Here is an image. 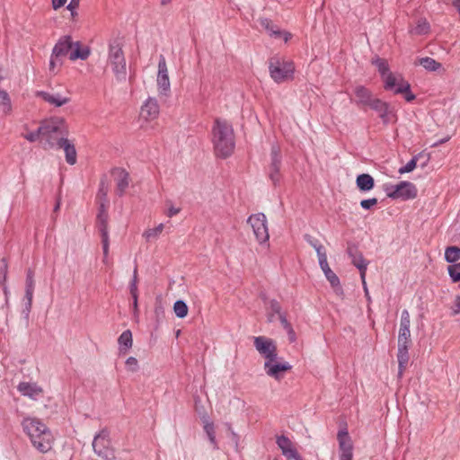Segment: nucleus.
I'll list each match as a JSON object with an SVG mask.
<instances>
[{
	"instance_id": "nucleus-1",
	"label": "nucleus",
	"mask_w": 460,
	"mask_h": 460,
	"mask_svg": "<svg viewBox=\"0 0 460 460\" xmlns=\"http://www.w3.org/2000/svg\"><path fill=\"white\" fill-rule=\"evenodd\" d=\"M212 141L217 156L226 158L234 149V137L232 126L226 120L216 119L212 128Z\"/></svg>"
},
{
	"instance_id": "nucleus-2",
	"label": "nucleus",
	"mask_w": 460,
	"mask_h": 460,
	"mask_svg": "<svg viewBox=\"0 0 460 460\" xmlns=\"http://www.w3.org/2000/svg\"><path fill=\"white\" fill-rule=\"evenodd\" d=\"M42 146L49 149L57 146L68 133L67 126L63 119L56 118L41 124Z\"/></svg>"
},
{
	"instance_id": "nucleus-3",
	"label": "nucleus",
	"mask_w": 460,
	"mask_h": 460,
	"mask_svg": "<svg viewBox=\"0 0 460 460\" xmlns=\"http://www.w3.org/2000/svg\"><path fill=\"white\" fill-rule=\"evenodd\" d=\"M107 187L104 182H102L98 191V198L101 199L100 211L97 216V226L102 237V252H103V262H108L110 238L108 230V213L106 210L105 203L107 199Z\"/></svg>"
},
{
	"instance_id": "nucleus-4",
	"label": "nucleus",
	"mask_w": 460,
	"mask_h": 460,
	"mask_svg": "<svg viewBox=\"0 0 460 460\" xmlns=\"http://www.w3.org/2000/svg\"><path fill=\"white\" fill-rule=\"evenodd\" d=\"M108 65L111 67L116 79L125 81L127 77V64L121 42L115 39L109 43Z\"/></svg>"
},
{
	"instance_id": "nucleus-5",
	"label": "nucleus",
	"mask_w": 460,
	"mask_h": 460,
	"mask_svg": "<svg viewBox=\"0 0 460 460\" xmlns=\"http://www.w3.org/2000/svg\"><path fill=\"white\" fill-rule=\"evenodd\" d=\"M269 71L277 84L291 80L295 72L294 63L281 57H272L269 60Z\"/></svg>"
},
{
	"instance_id": "nucleus-6",
	"label": "nucleus",
	"mask_w": 460,
	"mask_h": 460,
	"mask_svg": "<svg viewBox=\"0 0 460 460\" xmlns=\"http://www.w3.org/2000/svg\"><path fill=\"white\" fill-rule=\"evenodd\" d=\"M386 196L392 199L408 200L417 197V187L411 181H401L398 184L385 185Z\"/></svg>"
},
{
	"instance_id": "nucleus-7",
	"label": "nucleus",
	"mask_w": 460,
	"mask_h": 460,
	"mask_svg": "<svg viewBox=\"0 0 460 460\" xmlns=\"http://www.w3.org/2000/svg\"><path fill=\"white\" fill-rule=\"evenodd\" d=\"M93 452L103 460H115L114 450L111 446L110 433L103 429L98 432L92 443Z\"/></svg>"
},
{
	"instance_id": "nucleus-8",
	"label": "nucleus",
	"mask_w": 460,
	"mask_h": 460,
	"mask_svg": "<svg viewBox=\"0 0 460 460\" xmlns=\"http://www.w3.org/2000/svg\"><path fill=\"white\" fill-rule=\"evenodd\" d=\"M23 432L28 436L29 439H35L36 437L43 435V438L46 439V436L52 434L51 430L47 425L39 418L27 416L24 417L21 423Z\"/></svg>"
},
{
	"instance_id": "nucleus-9",
	"label": "nucleus",
	"mask_w": 460,
	"mask_h": 460,
	"mask_svg": "<svg viewBox=\"0 0 460 460\" xmlns=\"http://www.w3.org/2000/svg\"><path fill=\"white\" fill-rule=\"evenodd\" d=\"M247 223L252 228L255 238L260 243H265L269 241L270 234L267 218L263 213L251 215L247 219Z\"/></svg>"
},
{
	"instance_id": "nucleus-10",
	"label": "nucleus",
	"mask_w": 460,
	"mask_h": 460,
	"mask_svg": "<svg viewBox=\"0 0 460 460\" xmlns=\"http://www.w3.org/2000/svg\"><path fill=\"white\" fill-rule=\"evenodd\" d=\"M253 345L259 354L265 359V361L273 360L278 357L276 342L268 337H254Z\"/></svg>"
},
{
	"instance_id": "nucleus-11",
	"label": "nucleus",
	"mask_w": 460,
	"mask_h": 460,
	"mask_svg": "<svg viewBox=\"0 0 460 460\" xmlns=\"http://www.w3.org/2000/svg\"><path fill=\"white\" fill-rule=\"evenodd\" d=\"M263 368L269 376L276 380H280L284 373L290 370L292 366L288 362L280 360L279 357H277L273 360L264 361Z\"/></svg>"
},
{
	"instance_id": "nucleus-12",
	"label": "nucleus",
	"mask_w": 460,
	"mask_h": 460,
	"mask_svg": "<svg viewBox=\"0 0 460 460\" xmlns=\"http://www.w3.org/2000/svg\"><path fill=\"white\" fill-rule=\"evenodd\" d=\"M156 83L159 94L167 96L170 93L171 84L168 75L166 60L164 56H160L159 58Z\"/></svg>"
},
{
	"instance_id": "nucleus-13",
	"label": "nucleus",
	"mask_w": 460,
	"mask_h": 460,
	"mask_svg": "<svg viewBox=\"0 0 460 460\" xmlns=\"http://www.w3.org/2000/svg\"><path fill=\"white\" fill-rule=\"evenodd\" d=\"M276 444L287 460H303L295 444L287 436H277Z\"/></svg>"
},
{
	"instance_id": "nucleus-14",
	"label": "nucleus",
	"mask_w": 460,
	"mask_h": 460,
	"mask_svg": "<svg viewBox=\"0 0 460 460\" xmlns=\"http://www.w3.org/2000/svg\"><path fill=\"white\" fill-rule=\"evenodd\" d=\"M270 164L269 167V177L273 184H278L280 181V165H281V155L280 150L278 146H272L270 152Z\"/></svg>"
},
{
	"instance_id": "nucleus-15",
	"label": "nucleus",
	"mask_w": 460,
	"mask_h": 460,
	"mask_svg": "<svg viewBox=\"0 0 460 460\" xmlns=\"http://www.w3.org/2000/svg\"><path fill=\"white\" fill-rule=\"evenodd\" d=\"M411 318L408 310L404 309L401 314L398 344H411Z\"/></svg>"
},
{
	"instance_id": "nucleus-16",
	"label": "nucleus",
	"mask_w": 460,
	"mask_h": 460,
	"mask_svg": "<svg viewBox=\"0 0 460 460\" xmlns=\"http://www.w3.org/2000/svg\"><path fill=\"white\" fill-rule=\"evenodd\" d=\"M74 47V41L70 36H63L55 44L52 54L53 56L64 60L66 56H70V52Z\"/></svg>"
},
{
	"instance_id": "nucleus-17",
	"label": "nucleus",
	"mask_w": 460,
	"mask_h": 460,
	"mask_svg": "<svg viewBox=\"0 0 460 460\" xmlns=\"http://www.w3.org/2000/svg\"><path fill=\"white\" fill-rule=\"evenodd\" d=\"M36 96L40 97L43 101L54 107H61L71 101L68 95H64L59 93L39 91L36 93Z\"/></svg>"
},
{
	"instance_id": "nucleus-18",
	"label": "nucleus",
	"mask_w": 460,
	"mask_h": 460,
	"mask_svg": "<svg viewBox=\"0 0 460 460\" xmlns=\"http://www.w3.org/2000/svg\"><path fill=\"white\" fill-rule=\"evenodd\" d=\"M159 105L157 100L154 97H149L142 105L140 115L146 120H153L159 115Z\"/></svg>"
},
{
	"instance_id": "nucleus-19",
	"label": "nucleus",
	"mask_w": 460,
	"mask_h": 460,
	"mask_svg": "<svg viewBox=\"0 0 460 460\" xmlns=\"http://www.w3.org/2000/svg\"><path fill=\"white\" fill-rule=\"evenodd\" d=\"M22 395L37 401L43 394V389L36 383L21 382L17 386Z\"/></svg>"
},
{
	"instance_id": "nucleus-20",
	"label": "nucleus",
	"mask_w": 460,
	"mask_h": 460,
	"mask_svg": "<svg viewBox=\"0 0 460 460\" xmlns=\"http://www.w3.org/2000/svg\"><path fill=\"white\" fill-rule=\"evenodd\" d=\"M369 107L378 113V116L384 124L390 123L393 112L390 110L389 104L387 102L376 98L373 102H371Z\"/></svg>"
},
{
	"instance_id": "nucleus-21",
	"label": "nucleus",
	"mask_w": 460,
	"mask_h": 460,
	"mask_svg": "<svg viewBox=\"0 0 460 460\" xmlns=\"http://www.w3.org/2000/svg\"><path fill=\"white\" fill-rule=\"evenodd\" d=\"M57 146L64 150L66 161L68 164L74 165L76 163V150L71 140L66 137L65 139H61V142Z\"/></svg>"
},
{
	"instance_id": "nucleus-22",
	"label": "nucleus",
	"mask_w": 460,
	"mask_h": 460,
	"mask_svg": "<svg viewBox=\"0 0 460 460\" xmlns=\"http://www.w3.org/2000/svg\"><path fill=\"white\" fill-rule=\"evenodd\" d=\"M30 441L35 449L42 454H45L52 449L54 444V437L52 434H49V436H46V439H44L43 435H40L36 437L35 440L33 438Z\"/></svg>"
},
{
	"instance_id": "nucleus-23",
	"label": "nucleus",
	"mask_w": 460,
	"mask_h": 460,
	"mask_svg": "<svg viewBox=\"0 0 460 460\" xmlns=\"http://www.w3.org/2000/svg\"><path fill=\"white\" fill-rule=\"evenodd\" d=\"M320 268L323 271L325 278L330 282L331 286L334 288L336 294H342V288L341 287L340 279L338 276L331 270L328 261L319 263Z\"/></svg>"
},
{
	"instance_id": "nucleus-24",
	"label": "nucleus",
	"mask_w": 460,
	"mask_h": 460,
	"mask_svg": "<svg viewBox=\"0 0 460 460\" xmlns=\"http://www.w3.org/2000/svg\"><path fill=\"white\" fill-rule=\"evenodd\" d=\"M409 346L410 344H398L397 360H398V376L402 377L404 370L409 363Z\"/></svg>"
},
{
	"instance_id": "nucleus-25",
	"label": "nucleus",
	"mask_w": 460,
	"mask_h": 460,
	"mask_svg": "<svg viewBox=\"0 0 460 460\" xmlns=\"http://www.w3.org/2000/svg\"><path fill=\"white\" fill-rule=\"evenodd\" d=\"M354 93L357 97V104L360 106H368L376 98L373 97L372 93L363 85H358L354 89Z\"/></svg>"
},
{
	"instance_id": "nucleus-26",
	"label": "nucleus",
	"mask_w": 460,
	"mask_h": 460,
	"mask_svg": "<svg viewBox=\"0 0 460 460\" xmlns=\"http://www.w3.org/2000/svg\"><path fill=\"white\" fill-rule=\"evenodd\" d=\"M384 81V87L385 90L394 91L396 88H400L402 83H406L401 75H394L392 72L387 74L382 78Z\"/></svg>"
},
{
	"instance_id": "nucleus-27",
	"label": "nucleus",
	"mask_w": 460,
	"mask_h": 460,
	"mask_svg": "<svg viewBox=\"0 0 460 460\" xmlns=\"http://www.w3.org/2000/svg\"><path fill=\"white\" fill-rule=\"evenodd\" d=\"M117 193L122 196L129 185V175L125 170L118 169L116 171Z\"/></svg>"
},
{
	"instance_id": "nucleus-28",
	"label": "nucleus",
	"mask_w": 460,
	"mask_h": 460,
	"mask_svg": "<svg viewBox=\"0 0 460 460\" xmlns=\"http://www.w3.org/2000/svg\"><path fill=\"white\" fill-rule=\"evenodd\" d=\"M356 184L360 191L367 192L371 190L375 186L374 178L368 173L358 175Z\"/></svg>"
},
{
	"instance_id": "nucleus-29",
	"label": "nucleus",
	"mask_w": 460,
	"mask_h": 460,
	"mask_svg": "<svg viewBox=\"0 0 460 460\" xmlns=\"http://www.w3.org/2000/svg\"><path fill=\"white\" fill-rule=\"evenodd\" d=\"M90 56V49L88 47H83L79 41L74 42V47L70 52L69 59L76 60L82 59L85 60Z\"/></svg>"
},
{
	"instance_id": "nucleus-30",
	"label": "nucleus",
	"mask_w": 460,
	"mask_h": 460,
	"mask_svg": "<svg viewBox=\"0 0 460 460\" xmlns=\"http://www.w3.org/2000/svg\"><path fill=\"white\" fill-rule=\"evenodd\" d=\"M120 354H126L132 347V333L129 330L124 331L118 339Z\"/></svg>"
},
{
	"instance_id": "nucleus-31",
	"label": "nucleus",
	"mask_w": 460,
	"mask_h": 460,
	"mask_svg": "<svg viewBox=\"0 0 460 460\" xmlns=\"http://www.w3.org/2000/svg\"><path fill=\"white\" fill-rule=\"evenodd\" d=\"M337 439L339 441V447L340 451L341 452H348V451H353V447L351 444L350 437L349 436V433L347 429H341L338 432Z\"/></svg>"
},
{
	"instance_id": "nucleus-32",
	"label": "nucleus",
	"mask_w": 460,
	"mask_h": 460,
	"mask_svg": "<svg viewBox=\"0 0 460 460\" xmlns=\"http://www.w3.org/2000/svg\"><path fill=\"white\" fill-rule=\"evenodd\" d=\"M351 262L356 268L358 269V270L360 272V279H361V280H364V279L366 278V272H367L368 261L367 260H365V258L363 257V254L359 252L353 257V259L351 260Z\"/></svg>"
},
{
	"instance_id": "nucleus-33",
	"label": "nucleus",
	"mask_w": 460,
	"mask_h": 460,
	"mask_svg": "<svg viewBox=\"0 0 460 460\" xmlns=\"http://www.w3.org/2000/svg\"><path fill=\"white\" fill-rule=\"evenodd\" d=\"M0 110L4 114H9L12 111V103L9 94L4 90L0 89Z\"/></svg>"
},
{
	"instance_id": "nucleus-34",
	"label": "nucleus",
	"mask_w": 460,
	"mask_h": 460,
	"mask_svg": "<svg viewBox=\"0 0 460 460\" xmlns=\"http://www.w3.org/2000/svg\"><path fill=\"white\" fill-rule=\"evenodd\" d=\"M460 259V247L449 246L445 251V260L449 263L456 262Z\"/></svg>"
},
{
	"instance_id": "nucleus-35",
	"label": "nucleus",
	"mask_w": 460,
	"mask_h": 460,
	"mask_svg": "<svg viewBox=\"0 0 460 460\" xmlns=\"http://www.w3.org/2000/svg\"><path fill=\"white\" fill-rule=\"evenodd\" d=\"M164 228V224H159L155 228H148L143 233V237L147 241L157 239Z\"/></svg>"
},
{
	"instance_id": "nucleus-36",
	"label": "nucleus",
	"mask_w": 460,
	"mask_h": 460,
	"mask_svg": "<svg viewBox=\"0 0 460 460\" xmlns=\"http://www.w3.org/2000/svg\"><path fill=\"white\" fill-rule=\"evenodd\" d=\"M394 93L395 94H398V93L404 94V99L407 102H411V101H413L416 98L415 94H413L411 92V85H410V84L408 82L402 83L400 84V88L394 89Z\"/></svg>"
},
{
	"instance_id": "nucleus-37",
	"label": "nucleus",
	"mask_w": 460,
	"mask_h": 460,
	"mask_svg": "<svg viewBox=\"0 0 460 460\" xmlns=\"http://www.w3.org/2000/svg\"><path fill=\"white\" fill-rule=\"evenodd\" d=\"M188 305L183 300H177L173 305V312L179 318H184L188 314Z\"/></svg>"
},
{
	"instance_id": "nucleus-38",
	"label": "nucleus",
	"mask_w": 460,
	"mask_h": 460,
	"mask_svg": "<svg viewBox=\"0 0 460 460\" xmlns=\"http://www.w3.org/2000/svg\"><path fill=\"white\" fill-rule=\"evenodd\" d=\"M372 63L377 67V70L382 78L385 76L387 74L391 73L389 71L388 63L385 59L376 58L372 61Z\"/></svg>"
},
{
	"instance_id": "nucleus-39",
	"label": "nucleus",
	"mask_w": 460,
	"mask_h": 460,
	"mask_svg": "<svg viewBox=\"0 0 460 460\" xmlns=\"http://www.w3.org/2000/svg\"><path fill=\"white\" fill-rule=\"evenodd\" d=\"M420 65L429 71H437L441 66L440 63L429 57L420 58Z\"/></svg>"
},
{
	"instance_id": "nucleus-40",
	"label": "nucleus",
	"mask_w": 460,
	"mask_h": 460,
	"mask_svg": "<svg viewBox=\"0 0 460 460\" xmlns=\"http://www.w3.org/2000/svg\"><path fill=\"white\" fill-rule=\"evenodd\" d=\"M429 30V24L426 20H420L417 26L411 31L413 33L421 35L426 34Z\"/></svg>"
},
{
	"instance_id": "nucleus-41",
	"label": "nucleus",
	"mask_w": 460,
	"mask_h": 460,
	"mask_svg": "<svg viewBox=\"0 0 460 460\" xmlns=\"http://www.w3.org/2000/svg\"><path fill=\"white\" fill-rule=\"evenodd\" d=\"M22 137L29 142H35L40 138L42 141L41 125L38 128L37 130L23 134Z\"/></svg>"
},
{
	"instance_id": "nucleus-42",
	"label": "nucleus",
	"mask_w": 460,
	"mask_h": 460,
	"mask_svg": "<svg viewBox=\"0 0 460 460\" xmlns=\"http://www.w3.org/2000/svg\"><path fill=\"white\" fill-rule=\"evenodd\" d=\"M417 156L412 157L404 166L398 170V172L403 174L412 172L417 166Z\"/></svg>"
},
{
	"instance_id": "nucleus-43",
	"label": "nucleus",
	"mask_w": 460,
	"mask_h": 460,
	"mask_svg": "<svg viewBox=\"0 0 460 460\" xmlns=\"http://www.w3.org/2000/svg\"><path fill=\"white\" fill-rule=\"evenodd\" d=\"M63 64V60L53 56V54L51 53V57H50V60H49V72L52 74V75H56L57 74V70L56 68L57 67H60Z\"/></svg>"
},
{
	"instance_id": "nucleus-44",
	"label": "nucleus",
	"mask_w": 460,
	"mask_h": 460,
	"mask_svg": "<svg viewBox=\"0 0 460 460\" xmlns=\"http://www.w3.org/2000/svg\"><path fill=\"white\" fill-rule=\"evenodd\" d=\"M261 25L265 28L269 33L272 36H279L280 31L279 30H275L271 22L269 19H261L260 22Z\"/></svg>"
},
{
	"instance_id": "nucleus-45",
	"label": "nucleus",
	"mask_w": 460,
	"mask_h": 460,
	"mask_svg": "<svg viewBox=\"0 0 460 460\" xmlns=\"http://www.w3.org/2000/svg\"><path fill=\"white\" fill-rule=\"evenodd\" d=\"M33 288H25V310L27 314L30 313L32 304V298H33Z\"/></svg>"
},
{
	"instance_id": "nucleus-46",
	"label": "nucleus",
	"mask_w": 460,
	"mask_h": 460,
	"mask_svg": "<svg viewBox=\"0 0 460 460\" xmlns=\"http://www.w3.org/2000/svg\"><path fill=\"white\" fill-rule=\"evenodd\" d=\"M457 269H458V266H456V264L449 266L447 269L448 274H449L452 281L455 283L460 281V272L456 271Z\"/></svg>"
},
{
	"instance_id": "nucleus-47",
	"label": "nucleus",
	"mask_w": 460,
	"mask_h": 460,
	"mask_svg": "<svg viewBox=\"0 0 460 460\" xmlns=\"http://www.w3.org/2000/svg\"><path fill=\"white\" fill-rule=\"evenodd\" d=\"M126 367L128 371L136 372L138 369V362L137 359L134 357H129L126 360Z\"/></svg>"
},
{
	"instance_id": "nucleus-48",
	"label": "nucleus",
	"mask_w": 460,
	"mask_h": 460,
	"mask_svg": "<svg viewBox=\"0 0 460 460\" xmlns=\"http://www.w3.org/2000/svg\"><path fill=\"white\" fill-rule=\"evenodd\" d=\"M314 250L317 253L319 263H322V262H324L327 261L326 250L323 244L320 243Z\"/></svg>"
},
{
	"instance_id": "nucleus-49",
	"label": "nucleus",
	"mask_w": 460,
	"mask_h": 460,
	"mask_svg": "<svg viewBox=\"0 0 460 460\" xmlns=\"http://www.w3.org/2000/svg\"><path fill=\"white\" fill-rule=\"evenodd\" d=\"M377 202V199L376 198L363 199L360 201V206L362 208L368 210L372 208L374 206H376Z\"/></svg>"
},
{
	"instance_id": "nucleus-50",
	"label": "nucleus",
	"mask_w": 460,
	"mask_h": 460,
	"mask_svg": "<svg viewBox=\"0 0 460 460\" xmlns=\"http://www.w3.org/2000/svg\"><path fill=\"white\" fill-rule=\"evenodd\" d=\"M34 272L31 270H27L26 275V287L25 288H33L34 289Z\"/></svg>"
},
{
	"instance_id": "nucleus-51",
	"label": "nucleus",
	"mask_w": 460,
	"mask_h": 460,
	"mask_svg": "<svg viewBox=\"0 0 460 460\" xmlns=\"http://www.w3.org/2000/svg\"><path fill=\"white\" fill-rule=\"evenodd\" d=\"M80 0H71L68 5L66 6V9L71 12V16L74 18L76 15V8L79 5Z\"/></svg>"
},
{
	"instance_id": "nucleus-52",
	"label": "nucleus",
	"mask_w": 460,
	"mask_h": 460,
	"mask_svg": "<svg viewBox=\"0 0 460 460\" xmlns=\"http://www.w3.org/2000/svg\"><path fill=\"white\" fill-rule=\"evenodd\" d=\"M180 211H181L180 208H175L174 206L170 204V206L168 207V208L166 210V216L169 217H172L175 215H177L178 213H180Z\"/></svg>"
},
{
	"instance_id": "nucleus-53",
	"label": "nucleus",
	"mask_w": 460,
	"mask_h": 460,
	"mask_svg": "<svg viewBox=\"0 0 460 460\" xmlns=\"http://www.w3.org/2000/svg\"><path fill=\"white\" fill-rule=\"evenodd\" d=\"M305 240L314 249L320 244V242L317 239L309 234L305 235Z\"/></svg>"
},
{
	"instance_id": "nucleus-54",
	"label": "nucleus",
	"mask_w": 460,
	"mask_h": 460,
	"mask_svg": "<svg viewBox=\"0 0 460 460\" xmlns=\"http://www.w3.org/2000/svg\"><path fill=\"white\" fill-rule=\"evenodd\" d=\"M270 309H271V311H272L273 313H276V314H278L279 315V314H283L281 313V306H280V305L279 304V302H277L276 300H272V301L270 302Z\"/></svg>"
},
{
	"instance_id": "nucleus-55",
	"label": "nucleus",
	"mask_w": 460,
	"mask_h": 460,
	"mask_svg": "<svg viewBox=\"0 0 460 460\" xmlns=\"http://www.w3.org/2000/svg\"><path fill=\"white\" fill-rule=\"evenodd\" d=\"M279 319L280 323L285 331H288L289 328L292 327V325L288 323L285 314H279Z\"/></svg>"
},
{
	"instance_id": "nucleus-56",
	"label": "nucleus",
	"mask_w": 460,
	"mask_h": 460,
	"mask_svg": "<svg viewBox=\"0 0 460 460\" xmlns=\"http://www.w3.org/2000/svg\"><path fill=\"white\" fill-rule=\"evenodd\" d=\"M204 430L206 434H208L210 432H215V426L214 423L209 421L208 420H204Z\"/></svg>"
},
{
	"instance_id": "nucleus-57",
	"label": "nucleus",
	"mask_w": 460,
	"mask_h": 460,
	"mask_svg": "<svg viewBox=\"0 0 460 460\" xmlns=\"http://www.w3.org/2000/svg\"><path fill=\"white\" fill-rule=\"evenodd\" d=\"M207 436L208 438L210 444L213 447V449H215V450L218 449V445H217V442L216 439V432H210V433L207 434Z\"/></svg>"
},
{
	"instance_id": "nucleus-58",
	"label": "nucleus",
	"mask_w": 460,
	"mask_h": 460,
	"mask_svg": "<svg viewBox=\"0 0 460 460\" xmlns=\"http://www.w3.org/2000/svg\"><path fill=\"white\" fill-rule=\"evenodd\" d=\"M452 310L456 314H460V296H456V298L455 299Z\"/></svg>"
},
{
	"instance_id": "nucleus-59",
	"label": "nucleus",
	"mask_w": 460,
	"mask_h": 460,
	"mask_svg": "<svg viewBox=\"0 0 460 460\" xmlns=\"http://www.w3.org/2000/svg\"><path fill=\"white\" fill-rule=\"evenodd\" d=\"M340 458H341V460H352L353 453H352V451L341 452Z\"/></svg>"
},
{
	"instance_id": "nucleus-60",
	"label": "nucleus",
	"mask_w": 460,
	"mask_h": 460,
	"mask_svg": "<svg viewBox=\"0 0 460 460\" xmlns=\"http://www.w3.org/2000/svg\"><path fill=\"white\" fill-rule=\"evenodd\" d=\"M133 299V314L135 316L138 315V305H137V296H131Z\"/></svg>"
},
{
	"instance_id": "nucleus-61",
	"label": "nucleus",
	"mask_w": 460,
	"mask_h": 460,
	"mask_svg": "<svg viewBox=\"0 0 460 460\" xmlns=\"http://www.w3.org/2000/svg\"><path fill=\"white\" fill-rule=\"evenodd\" d=\"M288 335V340L290 342H294L296 340V332L293 329V327L289 328L288 331H286Z\"/></svg>"
},
{
	"instance_id": "nucleus-62",
	"label": "nucleus",
	"mask_w": 460,
	"mask_h": 460,
	"mask_svg": "<svg viewBox=\"0 0 460 460\" xmlns=\"http://www.w3.org/2000/svg\"><path fill=\"white\" fill-rule=\"evenodd\" d=\"M67 0H52V5L55 10L63 6Z\"/></svg>"
},
{
	"instance_id": "nucleus-63",
	"label": "nucleus",
	"mask_w": 460,
	"mask_h": 460,
	"mask_svg": "<svg viewBox=\"0 0 460 460\" xmlns=\"http://www.w3.org/2000/svg\"><path fill=\"white\" fill-rule=\"evenodd\" d=\"M358 252H359V251L356 247H349L348 248V253H349V256L351 258V260Z\"/></svg>"
},
{
	"instance_id": "nucleus-64",
	"label": "nucleus",
	"mask_w": 460,
	"mask_h": 460,
	"mask_svg": "<svg viewBox=\"0 0 460 460\" xmlns=\"http://www.w3.org/2000/svg\"><path fill=\"white\" fill-rule=\"evenodd\" d=\"M129 290H130L131 296H137V284L130 283Z\"/></svg>"
}]
</instances>
